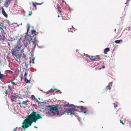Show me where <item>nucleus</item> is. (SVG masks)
I'll use <instances>...</instances> for the list:
<instances>
[{"label":"nucleus","mask_w":131,"mask_h":131,"mask_svg":"<svg viewBox=\"0 0 131 131\" xmlns=\"http://www.w3.org/2000/svg\"><path fill=\"white\" fill-rule=\"evenodd\" d=\"M26 12H25V11H24V13H25Z\"/></svg>","instance_id":"4d7b16f0"},{"label":"nucleus","mask_w":131,"mask_h":131,"mask_svg":"<svg viewBox=\"0 0 131 131\" xmlns=\"http://www.w3.org/2000/svg\"><path fill=\"white\" fill-rule=\"evenodd\" d=\"M48 107L50 112H46V114L47 116L51 117L53 116H55L56 114L57 115H60L58 105H49Z\"/></svg>","instance_id":"7ed1b4c3"},{"label":"nucleus","mask_w":131,"mask_h":131,"mask_svg":"<svg viewBox=\"0 0 131 131\" xmlns=\"http://www.w3.org/2000/svg\"><path fill=\"white\" fill-rule=\"evenodd\" d=\"M116 29H115V30H116Z\"/></svg>","instance_id":"5fc2aeb1"},{"label":"nucleus","mask_w":131,"mask_h":131,"mask_svg":"<svg viewBox=\"0 0 131 131\" xmlns=\"http://www.w3.org/2000/svg\"><path fill=\"white\" fill-rule=\"evenodd\" d=\"M27 25V32L25 33L26 34V35L24 36L25 38L24 42V46L25 47H26L27 46H28L29 44L31 42L30 41V40L29 39L28 36L27 35V34L29 31L30 26L29 24H28Z\"/></svg>","instance_id":"39448f33"},{"label":"nucleus","mask_w":131,"mask_h":131,"mask_svg":"<svg viewBox=\"0 0 131 131\" xmlns=\"http://www.w3.org/2000/svg\"><path fill=\"white\" fill-rule=\"evenodd\" d=\"M72 28H73V26H72Z\"/></svg>","instance_id":"13d9d810"},{"label":"nucleus","mask_w":131,"mask_h":131,"mask_svg":"<svg viewBox=\"0 0 131 131\" xmlns=\"http://www.w3.org/2000/svg\"><path fill=\"white\" fill-rule=\"evenodd\" d=\"M64 2V0H62V2L63 3Z\"/></svg>","instance_id":"c03bdc74"},{"label":"nucleus","mask_w":131,"mask_h":131,"mask_svg":"<svg viewBox=\"0 0 131 131\" xmlns=\"http://www.w3.org/2000/svg\"><path fill=\"white\" fill-rule=\"evenodd\" d=\"M112 82H110L109 84L106 87V89H107L110 90L111 89V87L112 86Z\"/></svg>","instance_id":"9b49d317"},{"label":"nucleus","mask_w":131,"mask_h":131,"mask_svg":"<svg viewBox=\"0 0 131 131\" xmlns=\"http://www.w3.org/2000/svg\"><path fill=\"white\" fill-rule=\"evenodd\" d=\"M13 131H15V129H14Z\"/></svg>","instance_id":"49530a36"},{"label":"nucleus","mask_w":131,"mask_h":131,"mask_svg":"<svg viewBox=\"0 0 131 131\" xmlns=\"http://www.w3.org/2000/svg\"><path fill=\"white\" fill-rule=\"evenodd\" d=\"M38 42H35V44H33L34 45V46L33 47V49H34V51L35 50V49L36 48V46L37 45V44Z\"/></svg>","instance_id":"aec40b11"},{"label":"nucleus","mask_w":131,"mask_h":131,"mask_svg":"<svg viewBox=\"0 0 131 131\" xmlns=\"http://www.w3.org/2000/svg\"><path fill=\"white\" fill-rule=\"evenodd\" d=\"M28 37L29 39L30 40V41L31 42L33 43V44H35V42H38L39 41L38 40H37L36 35L34 36H32L31 35H29L27 34Z\"/></svg>","instance_id":"423d86ee"},{"label":"nucleus","mask_w":131,"mask_h":131,"mask_svg":"<svg viewBox=\"0 0 131 131\" xmlns=\"http://www.w3.org/2000/svg\"><path fill=\"white\" fill-rule=\"evenodd\" d=\"M42 118L39 114L36 112H33L30 115L27 116L26 118L24 120L22 127L25 130V129L31 126L33 122L36 123L37 120L41 119Z\"/></svg>","instance_id":"f257e3e1"},{"label":"nucleus","mask_w":131,"mask_h":131,"mask_svg":"<svg viewBox=\"0 0 131 131\" xmlns=\"http://www.w3.org/2000/svg\"><path fill=\"white\" fill-rule=\"evenodd\" d=\"M63 114H61L60 115V116H61V115H62Z\"/></svg>","instance_id":"603ef678"},{"label":"nucleus","mask_w":131,"mask_h":131,"mask_svg":"<svg viewBox=\"0 0 131 131\" xmlns=\"http://www.w3.org/2000/svg\"><path fill=\"white\" fill-rule=\"evenodd\" d=\"M30 102L29 101L27 100L26 101H23L21 103H19L20 104H24L25 105H28V102Z\"/></svg>","instance_id":"9d476101"},{"label":"nucleus","mask_w":131,"mask_h":131,"mask_svg":"<svg viewBox=\"0 0 131 131\" xmlns=\"http://www.w3.org/2000/svg\"><path fill=\"white\" fill-rule=\"evenodd\" d=\"M4 76V75L3 74H2L1 73V71H0V79L1 80L2 79V78Z\"/></svg>","instance_id":"4be33fe9"},{"label":"nucleus","mask_w":131,"mask_h":131,"mask_svg":"<svg viewBox=\"0 0 131 131\" xmlns=\"http://www.w3.org/2000/svg\"><path fill=\"white\" fill-rule=\"evenodd\" d=\"M31 99L32 100H35V96L33 95H32L31 96Z\"/></svg>","instance_id":"5701e85b"},{"label":"nucleus","mask_w":131,"mask_h":131,"mask_svg":"<svg viewBox=\"0 0 131 131\" xmlns=\"http://www.w3.org/2000/svg\"><path fill=\"white\" fill-rule=\"evenodd\" d=\"M64 106L72 107L71 108H70L65 110V111L69 115H70L71 116L74 115L76 117H78L77 113H75L76 111L83 112L85 114H87L86 112L88 111V110L86 108L83 106L77 107V106H75L73 104H70L69 103H68V104L65 105Z\"/></svg>","instance_id":"f03ea898"},{"label":"nucleus","mask_w":131,"mask_h":131,"mask_svg":"<svg viewBox=\"0 0 131 131\" xmlns=\"http://www.w3.org/2000/svg\"><path fill=\"white\" fill-rule=\"evenodd\" d=\"M34 128H38V127L36 126L34 127Z\"/></svg>","instance_id":"37998d69"},{"label":"nucleus","mask_w":131,"mask_h":131,"mask_svg":"<svg viewBox=\"0 0 131 131\" xmlns=\"http://www.w3.org/2000/svg\"><path fill=\"white\" fill-rule=\"evenodd\" d=\"M40 91H41L42 92H43L44 93H45V92H44V91H43L42 90H40Z\"/></svg>","instance_id":"58836bf2"},{"label":"nucleus","mask_w":131,"mask_h":131,"mask_svg":"<svg viewBox=\"0 0 131 131\" xmlns=\"http://www.w3.org/2000/svg\"><path fill=\"white\" fill-rule=\"evenodd\" d=\"M35 100H36V101L38 103L39 102V101L36 99H35Z\"/></svg>","instance_id":"ea45409f"},{"label":"nucleus","mask_w":131,"mask_h":131,"mask_svg":"<svg viewBox=\"0 0 131 131\" xmlns=\"http://www.w3.org/2000/svg\"><path fill=\"white\" fill-rule=\"evenodd\" d=\"M78 120H79V121H80V120H79V119Z\"/></svg>","instance_id":"052dcab7"},{"label":"nucleus","mask_w":131,"mask_h":131,"mask_svg":"<svg viewBox=\"0 0 131 131\" xmlns=\"http://www.w3.org/2000/svg\"><path fill=\"white\" fill-rule=\"evenodd\" d=\"M32 3L33 5L36 8L37 7H36V4H35L33 2H32Z\"/></svg>","instance_id":"bb28decb"},{"label":"nucleus","mask_w":131,"mask_h":131,"mask_svg":"<svg viewBox=\"0 0 131 131\" xmlns=\"http://www.w3.org/2000/svg\"><path fill=\"white\" fill-rule=\"evenodd\" d=\"M125 14L124 15V16H125Z\"/></svg>","instance_id":"bf43d9fd"},{"label":"nucleus","mask_w":131,"mask_h":131,"mask_svg":"<svg viewBox=\"0 0 131 131\" xmlns=\"http://www.w3.org/2000/svg\"><path fill=\"white\" fill-rule=\"evenodd\" d=\"M10 2V0H5L4 5L5 7L7 8L9 6V3Z\"/></svg>","instance_id":"6e6552de"},{"label":"nucleus","mask_w":131,"mask_h":131,"mask_svg":"<svg viewBox=\"0 0 131 131\" xmlns=\"http://www.w3.org/2000/svg\"><path fill=\"white\" fill-rule=\"evenodd\" d=\"M28 70H27L25 72V74H24V76L25 78V82L26 83H30V80H28L27 78V74H28Z\"/></svg>","instance_id":"0eeeda50"},{"label":"nucleus","mask_w":131,"mask_h":131,"mask_svg":"<svg viewBox=\"0 0 131 131\" xmlns=\"http://www.w3.org/2000/svg\"><path fill=\"white\" fill-rule=\"evenodd\" d=\"M58 11L60 12H61V8L60 7H58Z\"/></svg>","instance_id":"b1692460"},{"label":"nucleus","mask_w":131,"mask_h":131,"mask_svg":"<svg viewBox=\"0 0 131 131\" xmlns=\"http://www.w3.org/2000/svg\"><path fill=\"white\" fill-rule=\"evenodd\" d=\"M129 0H127V2H126V3H125V4H126L128 3H129Z\"/></svg>","instance_id":"72a5a7b5"},{"label":"nucleus","mask_w":131,"mask_h":131,"mask_svg":"<svg viewBox=\"0 0 131 131\" xmlns=\"http://www.w3.org/2000/svg\"><path fill=\"white\" fill-rule=\"evenodd\" d=\"M8 88L10 90H11V85H8Z\"/></svg>","instance_id":"cd10ccee"},{"label":"nucleus","mask_w":131,"mask_h":131,"mask_svg":"<svg viewBox=\"0 0 131 131\" xmlns=\"http://www.w3.org/2000/svg\"><path fill=\"white\" fill-rule=\"evenodd\" d=\"M7 92H8V91H6L5 92V94H7Z\"/></svg>","instance_id":"a19ab883"},{"label":"nucleus","mask_w":131,"mask_h":131,"mask_svg":"<svg viewBox=\"0 0 131 131\" xmlns=\"http://www.w3.org/2000/svg\"><path fill=\"white\" fill-rule=\"evenodd\" d=\"M80 102H83V101H80Z\"/></svg>","instance_id":"6e6d98bb"},{"label":"nucleus","mask_w":131,"mask_h":131,"mask_svg":"<svg viewBox=\"0 0 131 131\" xmlns=\"http://www.w3.org/2000/svg\"><path fill=\"white\" fill-rule=\"evenodd\" d=\"M94 61H99L100 60V58L98 56H94L93 58Z\"/></svg>","instance_id":"dca6fc26"},{"label":"nucleus","mask_w":131,"mask_h":131,"mask_svg":"<svg viewBox=\"0 0 131 131\" xmlns=\"http://www.w3.org/2000/svg\"><path fill=\"white\" fill-rule=\"evenodd\" d=\"M35 51H34V49H32L31 50V52L32 53H34Z\"/></svg>","instance_id":"e433bc0d"},{"label":"nucleus","mask_w":131,"mask_h":131,"mask_svg":"<svg viewBox=\"0 0 131 131\" xmlns=\"http://www.w3.org/2000/svg\"><path fill=\"white\" fill-rule=\"evenodd\" d=\"M37 46H38V47L39 48H42L43 47V46H39L37 44Z\"/></svg>","instance_id":"a878e982"},{"label":"nucleus","mask_w":131,"mask_h":131,"mask_svg":"<svg viewBox=\"0 0 131 131\" xmlns=\"http://www.w3.org/2000/svg\"><path fill=\"white\" fill-rule=\"evenodd\" d=\"M29 15V16H31L32 15V13H30Z\"/></svg>","instance_id":"79ce46f5"},{"label":"nucleus","mask_w":131,"mask_h":131,"mask_svg":"<svg viewBox=\"0 0 131 131\" xmlns=\"http://www.w3.org/2000/svg\"><path fill=\"white\" fill-rule=\"evenodd\" d=\"M0 28L2 30V31H4V27L3 24L2 23H0Z\"/></svg>","instance_id":"6ab92c4d"},{"label":"nucleus","mask_w":131,"mask_h":131,"mask_svg":"<svg viewBox=\"0 0 131 131\" xmlns=\"http://www.w3.org/2000/svg\"><path fill=\"white\" fill-rule=\"evenodd\" d=\"M25 65L26 68H27L28 67V64H27L26 63L25 64Z\"/></svg>","instance_id":"7c9ffc66"},{"label":"nucleus","mask_w":131,"mask_h":131,"mask_svg":"<svg viewBox=\"0 0 131 131\" xmlns=\"http://www.w3.org/2000/svg\"><path fill=\"white\" fill-rule=\"evenodd\" d=\"M11 83L12 84L14 85H16L17 84V83H16L12 81Z\"/></svg>","instance_id":"c85d7f7f"},{"label":"nucleus","mask_w":131,"mask_h":131,"mask_svg":"<svg viewBox=\"0 0 131 131\" xmlns=\"http://www.w3.org/2000/svg\"><path fill=\"white\" fill-rule=\"evenodd\" d=\"M18 128V127H16V129H17Z\"/></svg>","instance_id":"680f3d73"},{"label":"nucleus","mask_w":131,"mask_h":131,"mask_svg":"<svg viewBox=\"0 0 131 131\" xmlns=\"http://www.w3.org/2000/svg\"><path fill=\"white\" fill-rule=\"evenodd\" d=\"M114 106L115 107H117V104L115 105L114 104Z\"/></svg>","instance_id":"f704fd0d"},{"label":"nucleus","mask_w":131,"mask_h":131,"mask_svg":"<svg viewBox=\"0 0 131 131\" xmlns=\"http://www.w3.org/2000/svg\"><path fill=\"white\" fill-rule=\"evenodd\" d=\"M58 17H60V16H59V15H58Z\"/></svg>","instance_id":"09e8293b"},{"label":"nucleus","mask_w":131,"mask_h":131,"mask_svg":"<svg viewBox=\"0 0 131 131\" xmlns=\"http://www.w3.org/2000/svg\"><path fill=\"white\" fill-rule=\"evenodd\" d=\"M18 130L19 131H22V128L21 127H20L18 128Z\"/></svg>","instance_id":"c756f323"},{"label":"nucleus","mask_w":131,"mask_h":131,"mask_svg":"<svg viewBox=\"0 0 131 131\" xmlns=\"http://www.w3.org/2000/svg\"><path fill=\"white\" fill-rule=\"evenodd\" d=\"M84 54L85 56H86L87 57H89L90 59L91 60H92L93 61H94L93 58H94V56L91 57V56H89L88 54H85V53H84Z\"/></svg>","instance_id":"ddd939ff"},{"label":"nucleus","mask_w":131,"mask_h":131,"mask_svg":"<svg viewBox=\"0 0 131 131\" xmlns=\"http://www.w3.org/2000/svg\"><path fill=\"white\" fill-rule=\"evenodd\" d=\"M17 98V97L16 96L14 95H12L11 97V100L13 101H15L16 99Z\"/></svg>","instance_id":"f8f14e48"},{"label":"nucleus","mask_w":131,"mask_h":131,"mask_svg":"<svg viewBox=\"0 0 131 131\" xmlns=\"http://www.w3.org/2000/svg\"><path fill=\"white\" fill-rule=\"evenodd\" d=\"M22 23H21L20 24V25H22Z\"/></svg>","instance_id":"3c124183"},{"label":"nucleus","mask_w":131,"mask_h":131,"mask_svg":"<svg viewBox=\"0 0 131 131\" xmlns=\"http://www.w3.org/2000/svg\"><path fill=\"white\" fill-rule=\"evenodd\" d=\"M22 46H19L18 45L16 46L15 47V48L12 49V54L13 56H15L17 58H18L19 57V51L20 49H21V52L22 53H23V57H26V55L25 54L24 49V48H23L21 49Z\"/></svg>","instance_id":"20e7f679"},{"label":"nucleus","mask_w":131,"mask_h":131,"mask_svg":"<svg viewBox=\"0 0 131 131\" xmlns=\"http://www.w3.org/2000/svg\"><path fill=\"white\" fill-rule=\"evenodd\" d=\"M122 39L116 40L115 41V42L116 43H120L121 42H122Z\"/></svg>","instance_id":"a211bd4d"},{"label":"nucleus","mask_w":131,"mask_h":131,"mask_svg":"<svg viewBox=\"0 0 131 131\" xmlns=\"http://www.w3.org/2000/svg\"><path fill=\"white\" fill-rule=\"evenodd\" d=\"M110 50V49L109 48H105L104 50V53L105 54H106L107 53V52L109 51Z\"/></svg>","instance_id":"4468645a"},{"label":"nucleus","mask_w":131,"mask_h":131,"mask_svg":"<svg viewBox=\"0 0 131 131\" xmlns=\"http://www.w3.org/2000/svg\"><path fill=\"white\" fill-rule=\"evenodd\" d=\"M42 3H36V4L37 5H40L41 4H42Z\"/></svg>","instance_id":"2f4dec72"},{"label":"nucleus","mask_w":131,"mask_h":131,"mask_svg":"<svg viewBox=\"0 0 131 131\" xmlns=\"http://www.w3.org/2000/svg\"><path fill=\"white\" fill-rule=\"evenodd\" d=\"M120 122L122 123V124L123 125L124 124L123 123V121H122L121 120H120Z\"/></svg>","instance_id":"c9c22d12"},{"label":"nucleus","mask_w":131,"mask_h":131,"mask_svg":"<svg viewBox=\"0 0 131 131\" xmlns=\"http://www.w3.org/2000/svg\"><path fill=\"white\" fill-rule=\"evenodd\" d=\"M44 103V104H45L46 103H45L44 102H41L40 103V104H41V103Z\"/></svg>","instance_id":"4c0bfd02"},{"label":"nucleus","mask_w":131,"mask_h":131,"mask_svg":"<svg viewBox=\"0 0 131 131\" xmlns=\"http://www.w3.org/2000/svg\"><path fill=\"white\" fill-rule=\"evenodd\" d=\"M31 33L30 35H31L32 36H34V35H36V31L35 30H31Z\"/></svg>","instance_id":"f3484780"},{"label":"nucleus","mask_w":131,"mask_h":131,"mask_svg":"<svg viewBox=\"0 0 131 131\" xmlns=\"http://www.w3.org/2000/svg\"><path fill=\"white\" fill-rule=\"evenodd\" d=\"M2 13L6 17H8V15L6 14L5 12L4 8L2 7Z\"/></svg>","instance_id":"1a4fd4ad"},{"label":"nucleus","mask_w":131,"mask_h":131,"mask_svg":"<svg viewBox=\"0 0 131 131\" xmlns=\"http://www.w3.org/2000/svg\"><path fill=\"white\" fill-rule=\"evenodd\" d=\"M54 90H57V89L56 88H55L54 89H50L49 91L50 92H53L54 91Z\"/></svg>","instance_id":"412c9836"},{"label":"nucleus","mask_w":131,"mask_h":131,"mask_svg":"<svg viewBox=\"0 0 131 131\" xmlns=\"http://www.w3.org/2000/svg\"><path fill=\"white\" fill-rule=\"evenodd\" d=\"M45 93H46V94H48L49 93H50V92H49V90L48 91H47V92H45Z\"/></svg>","instance_id":"473e14b6"},{"label":"nucleus","mask_w":131,"mask_h":131,"mask_svg":"<svg viewBox=\"0 0 131 131\" xmlns=\"http://www.w3.org/2000/svg\"><path fill=\"white\" fill-rule=\"evenodd\" d=\"M35 58H34L32 60H31V62L32 63H34V60H35Z\"/></svg>","instance_id":"393cba45"},{"label":"nucleus","mask_w":131,"mask_h":131,"mask_svg":"<svg viewBox=\"0 0 131 131\" xmlns=\"http://www.w3.org/2000/svg\"><path fill=\"white\" fill-rule=\"evenodd\" d=\"M71 31V32H73V31L72 30V31L71 30V31Z\"/></svg>","instance_id":"8fccbe9b"},{"label":"nucleus","mask_w":131,"mask_h":131,"mask_svg":"<svg viewBox=\"0 0 131 131\" xmlns=\"http://www.w3.org/2000/svg\"><path fill=\"white\" fill-rule=\"evenodd\" d=\"M105 68L104 67H103V68Z\"/></svg>","instance_id":"0e129e2a"},{"label":"nucleus","mask_w":131,"mask_h":131,"mask_svg":"<svg viewBox=\"0 0 131 131\" xmlns=\"http://www.w3.org/2000/svg\"><path fill=\"white\" fill-rule=\"evenodd\" d=\"M3 33H2V37L1 38L3 40L5 39L6 38V37L5 35H6V33L4 31Z\"/></svg>","instance_id":"2eb2a0df"},{"label":"nucleus","mask_w":131,"mask_h":131,"mask_svg":"<svg viewBox=\"0 0 131 131\" xmlns=\"http://www.w3.org/2000/svg\"><path fill=\"white\" fill-rule=\"evenodd\" d=\"M38 99L39 100H40V98H39V97H38Z\"/></svg>","instance_id":"de8ad7c7"},{"label":"nucleus","mask_w":131,"mask_h":131,"mask_svg":"<svg viewBox=\"0 0 131 131\" xmlns=\"http://www.w3.org/2000/svg\"><path fill=\"white\" fill-rule=\"evenodd\" d=\"M57 91L58 92H59L60 91V90H57Z\"/></svg>","instance_id":"a18cd8bd"},{"label":"nucleus","mask_w":131,"mask_h":131,"mask_svg":"<svg viewBox=\"0 0 131 131\" xmlns=\"http://www.w3.org/2000/svg\"><path fill=\"white\" fill-rule=\"evenodd\" d=\"M19 25H18L17 26H19Z\"/></svg>","instance_id":"864d4df0"},{"label":"nucleus","mask_w":131,"mask_h":131,"mask_svg":"<svg viewBox=\"0 0 131 131\" xmlns=\"http://www.w3.org/2000/svg\"><path fill=\"white\" fill-rule=\"evenodd\" d=\"M19 61V63H20V61Z\"/></svg>","instance_id":"e2e57ef3"}]
</instances>
